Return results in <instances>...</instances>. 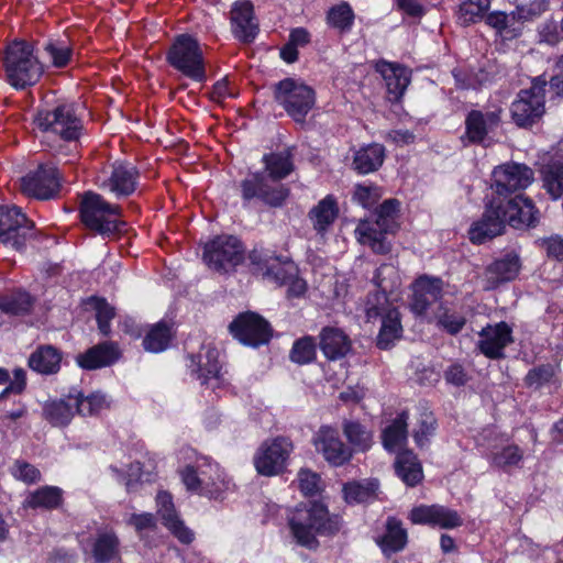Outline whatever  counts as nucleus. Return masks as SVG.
<instances>
[{
	"instance_id": "nucleus-1",
	"label": "nucleus",
	"mask_w": 563,
	"mask_h": 563,
	"mask_svg": "<svg viewBox=\"0 0 563 563\" xmlns=\"http://www.w3.org/2000/svg\"><path fill=\"white\" fill-rule=\"evenodd\" d=\"M538 213L532 200L522 195L508 200L494 198L483 218L470 229V239L482 244L501 234L507 223L515 229L534 227Z\"/></svg>"
},
{
	"instance_id": "nucleus-2",
	"label": "nucleus",
	"mask_w": 563,
	"mask_h": 563,
	"mask_svg": "<svg viewBox=\"0 0 563 563\" xmlns=\"http://www.w3.org/2000/svg\"><path fill=\"white\" fill-rule=\"evenodd\" d=\"M374 279L382 292L368 296L365 312L367 321L382 318L376 344L380 350H387L402 333L400 314L396 308L388 306L386 297V291L391 290L397 283V271L391 264H383L376 269Z\"/></svg>"
},
{
	"instance_id": "nucleus-3",
	"label": "nucleus",
	"mask_w": 563,
	"mask_h": 563,
	"mask_svg": "<svg viewBox=\"0 0 563 563\" xmlns=\"http://www.w3.org/2000/svg\"><path fill=\"white\" fill-rule=\"evenodd\" d=\"M341 518L330 515L320 503H309L296 508L289 518L290 531L297 543L308 549H317V534L333 536L341 529Z\"/></svg>"
},
{
	"instance_id": "nucleus-4",
	"label": "nucleus",
	"mask_w": 563,
	"mask_h": 563,
	"mask_svg": "<svg viewBox=\"0 0 563 563\" xmlns=\"http://www.w3.org/2000/svg\"><path fill=\"white\" fill-rule=\"evenodd\" d=\"M397 199L385 200L377 209L375 220H362L355 229L356 240L369 246L377 254H387L391 250L386 239L387 233H395L398 229L399 212Z\"/></svg>"
},
{
	"instance_id": "nucleus-5",
	"label": "nucleus",
	"mask_w": 563,
	"mask_h": 563,
	"mask_svg": "<svg viewBox=\"0 0 563 563\" xmlns=\"http://www.w3.org/2000/svg\"><path fill=\"white\" fill-rule=\"evenodd\" d=\"M3 66L9 84L16 89L36 84L43 74L33 46L25 41H14L7 46Z\"/></svg>"
},
{
	"instance_id": "nucleus-6",
	"label": "nucleus",
	"mask_w": 563,
	"mask_h": 563,
	"mask_svg": "<svg viewBox=\"0 0 563 563\" xmlns=\"http://www.w3.org/2000/svg\"><path fill=\"white\" fill-rule=\"evenodd\" d=\"M79 212L82 223L103 236L121 232L125 225L120 219L121 207L108 202L101 195L92 191L81 196Z\"/></svg>"
},
{
	"instance_id": "nucleus-7",
	"label": "nucleus",
	"mask_w": 563,
	"mask_h": 563,
	"mask_svg": "<svg viewBox=\"0 0 563 563\" xmlns=\"http://www.w3.org/2000/svg\"><path fill=\"white\" fill-rule=\"evenodd\" d=\"M166 58L172 67L191 80L198 82L206 80L203 53L199 42L191 35L176 36Z\"/></svg>"
},
{
	"instance_id": "nucleus-8",
	"label": "nucleus",
	"mask_w": 563,
	"mask_h": 563,
	"mask_svg": "<svg viewBox=\"0 0 563 563\" xmlns=\"http://www.w3.org/2000/svg\"><path fill=\"white\" fill-rule=\"evenodd\" d=\"M274 99L290 118L302 123L314 106L316 93L303 81L285 78L275 85Z\"/></svg>"
},
{
	"instance_id": "nucleus-9",
	"label": "nucleus",
	"mask_w": 563,
	"mask_h": 563,
	"mask_svg": "<svg viewBox=\"0 0 563 563\" xmlns=\"http://www.w3.org/2000/svg\"><path fill=\"white\" fill-rule=\"evenodd\" d=\"M34 123L41 131L58 135L67 142L77 141L82 130L81 121L76 115L73 104L67 103L38 110Z\"/></svg>"
},
{
	"instance_id": "nucleus-10",
	"label": "nucleus",
	"mask_w": 563,
	"mask_h": 563,
	"mask_svg": "<svg viewBox=\"0 0 563 563\" xmlns=\"http://www.w3.org/2000/svg\"><path fill=\"white\" fill-rule=\"evenodd\" d=\"M250 265L254 274L282 286L298 274L295 263L285 255H277L264 247H254L249 254Z\"/></svg>"
},
{
	"instance_id": "nucleus-11",
	"label": "nucleus",
	"mask_w": 563,
	"mask_h": 563,
	"mask_svg": "<svg viewBox=\"0 0 563 563\" xmlns=\"http://www.w3.org/2000/svg\"><path fill=\"white\" fill-rule=\"evenodd\" d=\"M244 260L242 242L233 235H219L205 245L203 261L209 268L228 273Z\"/></svg>"
},
{
	"instance_id": "nucleus-12",
	"label": "nucleus",
	"mask_w": 563,
	"mask_h": 563,
	"mask_svg": "<svg viewBox=\"0 0 563 563\" xmlns=\"http://www.w3.org/2000/svg\"><path fill=\"white\" fill-rule=\"evenodd\" d=\"M547 81L536 78L529 89L518 93L511 104V117L518 126L527 128L536 123L544 114Z\"/></svg>"
},
{
	"instance_id": "nucleus-13",
	"label": "nucleus",
	"mask_w": 563,
	"mask_h": 563,
	"mask_svg": "<svg viewBox=\"0 0 563 563\" xmlns=\"http://www.w3.org/2000/svg\"><path fill=\"white\" fill-rule=\"evenodd\" d=\"M33 222L30 221L21 209L13 207H0V242L21 252L26 241L32 236Z\"/></svg>"
},
{
	"instance_id": "nucleus-14",
	"label": "nucleus",
	"mask_w": 563,
	"mask_h": 563,
	"mask_svg": "<svg viewBox=\"0 0 563 563\" xmlns=\"http://www.w3.org/2000/svg\"><path fill=\"white\" fill-rule=\"evenodd\" d=\"M291 451L292 443L284 437L264 442L254 457L256 471L264 476L279 474L285 468Z\"/></svg>"
},
{
	"instance_id": "nucleus-15",
	"label": "nucleus",
	"mask_w": 563,
	"mask_h": 563,
	"mask_svg": "<svg viewBox=\"0 0 563 563\" xmlns=\"http://www.w3.org/2000/svg\"><path fill=\"white\" fill-rule=\"evenodd\" d=\"M229 330L241 343L254 347L268 343L272 336L269 323L255 312L239 314L230 323Z\"/></svg>"
},
{
	"instance_id": "nucleus-16",
	"label": "nucleus",
	"mask_w": 563,
	"mask_h": 563,
	"mask_svg": "<svg viewBox=\"0 0 563 563\" xmlns=\"http://www.w3.org/2000/svg\"><path fill=\"white\" fill-rule=\"evenodd\" d=\"M20 190L23 195L41 200H47L59 190L58 170L53 165H40L35 170L27 173L20 180Z\"/></svg>"
},
{
	"instance_id": "nucleus-17",
	"label": "nucleus",
	"mask_w": 563,
	"mask_h": 563,
	"mask_svg": "<svg viewBox=\"0 0 563 563\" xmlns=\"http://www.w3.org/2000/svg\"><path fill=\"white\" fill-rule=\"evenodd\" d=\"M493 179L496 198L505 199L507 195L530 186L534 179V174L525 164L507 163L497 166L493 170Z\"/></svg>"
},
{
	"instance_id": "nucleus-18",
	"label": "nucleus",
	"mask_w": 563,
	"mask_h": 563,
	"mask_svg": "<svg viewBox=\"0 0 563 563\" xmlns=\"http://www.w3.org/2000/svg\"><path fill=\"white\" fill-rule=\"evenodd\" d=\"M313 444L316 450L332 466H342L350 462L353 456V449L342 442L336 429L329 426H322L317 431L313 437Z\"/></svg>"
},
{
	"instance_id": "nucleus-19",
	"label": "nucleus",
	"mask_w": 563,
	"mask_h": 563,
	"mask_svg": "<svg viewBox=\"0 0 563 563\" xmlns=\"http://www.w3.org/2000/svg\"><path fill=\"white\" fill-rule=\"evenodd\" d=\"M242 197L245 200L258 198L271 207H280L289 196L285 185L269 186L261 173L252 174L241 183Z\"/></svg>"
},
{
	"instance_id": "nucleus-20",
	"label": "nucleus",
	"mask_w": 563,
	"mask_h": 563,
	"mask_svg": "<svg viewBox=\"0 0 563 563\" xmlns=\"http://www.w3.org/2000/svg\"><path fill=\"white\" fill-rule=\"evenodd\" d=\"M479 340L476 343L477 349L486 357L499 360L505 356L504 350L514 342L512 329L505 322L487 324L478 333Z\"/></svg>"
},
{
	"instance_id": "nucleus-21",
	"label": "nucleus",
	"mask_w": 563,
	"mask_h": 563,
	"mask_svg": "<svg viewBox=\"0 0 563 563\" xmlns=\"http://www.w3.org/2000/svg\"><path fill=\"white\" fill-rule=\"evenodd\" d=\"M409 519L416 525H430L442 529H453L463 525V519L456 510L441 505L415 507Z\"/></svg>"
},
{
	"instance_id": "nucleus-22",
	"label": "nucleus",
	"mask_w": 563,
	"mask_h": 563,
	"mask_svg": "<svg viewBox=\"0 0 563 563\" xmlns=\"http://www.w3.org/2000/svg\"><path fill=\"white\" fill-rule=\"evenodd\" d=\"M499 123L500 110L486 112L472 110L465 119V134L462 136V141L482 144L486 136L498 128Z\"/></svg>"
},
{
	"instance_id": "nucleus-23",
	"label": "nucleus",
	"mask_w": 563,
	"mask_h": 563,
	"mask_svg": "<svg viewBox=\"0 0 563 563\" xmlns=\"http://www.w3.org/2000/svg\"><path fill=\"white\" fill-rule=\"evenodd\" d=\"M139 170L130 163L115 162L109 177L102 180L100 187L108 189L117 198L128 197L136 190Z\"/></svg>"
},
{
	"instance_id": "nucleus-24",
	"label": "nucleus",
	"mask_w": 563,
	"mask_h": 563,
	"mask_svg": "<svg viewBox=\"0 0 563 563\" xmlns=\"http://www.w3.org/2000/svg\"><path fill=\"white\" fill-rule=\"evenodd\" d=\"M443 283L438 277L421 276L412 286L411 309L417 314H423L442 297Z\"/></svg>"
},
{
	"instance_id": "nucleus-25",
	"label": "nucleus",
	"mask_w": 563,
	"mask_h": 563,
	"mask_svg": "<svg viewBox=\"0 0 563 563\" xmlns=\"http://www.w3.org/2000/svg\"><path fill=\"white\" fill-rule=\"evenodd\" d=\"M231 25L234 36L243 42L251 43L257 35L258 26L254 21L253 4L247 1H238L231 9Z\"/></svg>"
},
{
	"instance_id": "nucleus-26",
	"label": "nucleus",
	"mask_w": 563,
	"mask_h": 563,
	"mask_svg": "<svg viewBox=\"0 0 563 563\" xmlns=\"http://www.w3.org/2000/svg\"><path fill=\"white\" fill-rule=\"evenodd\" d=\"M521 268L519 256L514 253H507L497 258L485 269L486 289H495L500 284L514 280Z\"/></svg>"
},
{
	"instance_id": "nucleus-27",
	"label": "nucleus",
	"mask_w": 563,
	"mask_h": 563,
	"mask_svg": "<svg viewBox=\"0 0 563 563\" xmlns=\"http://www.w3.org/2000/svg\"><path fill=\"white\" fill-rule=\"evenodd\" d=\"M157 511L162 516L164 526L181 543L189 544L194 540V532L179 519L173 504L172 495L167 492H159L156 497Z\"/></svg>"
},
{
	"instance_id": "nucleus-28",
	"label": "nucleus",
	"mask_w": 563,
	"mask_h": 563,
	"mask_svg": "<svg viewBox=\"0 0 563 563\" xmlns=\"http://www.w3.org/2000/svg\"><path fill=\"white\" fill-rule=\"evenodd\" d=\"M120 539L112 529H99L91 540V555L97 563L120 561Z\"/></svg>"
},
{
	"instance_id": "nucleus-29",
	"label": "nucleus",
	"mask_w": 563,
	"mask_h": 563,
	"mask_svg": "<svg viewBox=\"0 0 563 563\" xmlns=\"http://www.w3.org/2000/svg\"><path fill=\"white\" fill-rule=\"evenodd\" d=\"M319 346L328 360L335 361L349 353L351 341L341 329L325 327L319 333Z\"/></svg>"
},
{
	"instance_id": "nucleus-30",
	"label": "nucleus",
	"mask_w": 563,
	"mask_h": 563,
	"mask_svg": "<svg viewBox=\"0 0 563 563\" xmlns=\"http://www.w3.org/2000/svg\"><path fill=\"white\" fill-rule=\"evenodd\" d=\"M407 541V530L402 527V522L395 517L387 518L385 532L376 538V543L386 556L402 551Z\"/></svg>"
},
{
	"instance_id": "nucleus-31",
	"label": "nucleus",
	"mask_w": 563,
	"mask_h": 563,
	"mask_svg": "<svg viewBox=\"0 0 563 563\" xmlns=\"http://www.w3.org/2000/svg\"><path fill=\"white\" fill-rule=\"evenodd\" d=\"M201 495L217 498L224 489L225 483L222 472L217 463L206 456L198 457Z\"/></svg>"
},
{
	"instance_id": "nucleus-32",
	"label": "nucleus",
	"mask_w": 563,
	"mask_h": 563,
	"mask_svg": "<svg viewBox=\"0 0 563 563\" xmlns=\"http://www.w3.org/2000/svg\"><path fill=\"white\" fill-rule=\"evenodd\" d=\"M119 358V351L114 343L103 342L92 346L77 356V362L85 369H96L111 365Z\"/></svg>"
},
{
	"instance_id": "nucleus-33",
	"label": "nucleus",
	"mask_w": 563,
	"mask_h": 563,
	"mask_svg": "<svg viewBox=\"0 0 563 563\" xmlns=\"http://www.w3.org/2000/svg\"><path fill=\"white\" fill-rule=\"evenodd\" d=\"M60 362L62 353L53 345H41L29 357L30 368L43 375L56 374Z\"/></svg>"
},
{
	"instance_id": "nucleus-34",
	"label": "nucleus",
	"mask_w": 563,
	"mask_h": 563,
	"mask_svg": "<svg viewBox=\"0 0 563 563\" xmlns=\"http://www.w3.org/2000/svg\"><path fill=\"white\" fill-rule=\"evenodd\" d=\"M377 70L384 77L388 92L393 95L394 99H399L410 82L409 70L404 66L387 62L379 64Z\"/></svg>"
},
{
	"instance_id": "nucleus-35",
	"label": "nucleus",
	"mask_w": 563,
	"mask_h": 563,
	"mask_svg": "<svg viewBox=\"0 0 563 563\" xmlns=\"http://www.w3.org/2000/svg\"><path fill=\"white\" fill-rule=\"evenodd\" d=\"M385 147L378 143H372L361 147L353 157L354 169L362 175L376 172L384 163Z\"/></svg>"
},
{
	"instance_id": "nucleus-36",
	"label": "nucleus",
	"mask_w": 563,
	"mask_h": 563,
	"mask_svg": "<svg viewBox=\"0 0 563 563\" xmlns=\"http://www.w3.org/2000/svg\"><path fill=\"white\" fill-rule=\"evenodd\" d=\"M342 432L353 451L365 452L374 443L373 431L357 420H344L342 422Z\"/></svg>"
},
{
	"instance_id": "nucleus-37",
	"label": "nucleus",
	"mask_w": 563,
	"mask_h": 563,
	"mask_svg": "<svg viewBox=\"0 0 563 563\" xmlns=\"http://www.w3.org/2000/svg\"><path fill=\"white\" fill-rule=\"evenodd\" d=\"M397 475L408 485L415 486L422 479V467L413 452H399L395 462Z\"/></svg>"
},
{
	"instance_id": "nucleus-38",
	"label": "nucleus",
	"mask_w": 563,
	"mask_h": 563,
	"mask_svg": "<svg viewBox=\"0 0 563 563\" xmlns=\"http://www.w3.org/2000/svg\"><path fill=\"white\" fill-rule=\"evenodd\" d=\"M407 420L408 413L402 411L384 429L382 439L386 450L394 452L407 442Z\"/></svg>"
},
{
	"instance_id": "nucleus-39",
	"label": "nucleus",
	"mask_w": 563,
	"mask_h": 563,
	"mask_svg": "<svg viewBox=\"0 0 563 563\" xmlns=\"http://www.w3.org/2000/svg\"><path fill=\"white\" fill-rule=\"evenodd\" d=\"M71 394L59 400L48 401L43 407L44 418L53 426H66L75 415Z\"/></svg>"
},
{
	"instance_id": "nucleus-40",
	"label": "nucleus",
	"mask_w": 563,
	"mask_h": 563,
	"mask_svg": "<svg viewBox=\"0 0 563 563\" xmlns=\"http://www.w3.org/2000/svg\"><path fill=\"white\" fill-rule=\"evenodd\" d=\"M63 501V490L56 486H43L31 493L25 499V506L32 509H54Z\"/></svg>"
},
{
	"instance_id": "nucleus-41",
	"label": "nucleus",
	"mask_w": 563,
	"mask_h": 563,
	"mask_svg": "<svg viewBox=\"0 0 563 563\" xmlns=\"http://www.w3.org/2000/svg\"><path fill=\"white\" fill-rule=\"evenodd\" d=\"M263 161L269 177L274 180L284 179L294 170L292 155L289 150L267 154Z\"/></svg>"
},
{
	"instance_id": "nucleus-42",
	"label": "nucleus",
	"mask_w": 563,
	"mask_h": 563,
	"mask_svg": "<svg viewBox=\"0 0 563 563\" xmlns=\"http://www.w3.org/2000/svg\"><path fill=\"white\" fill-rule=\"evenodd\" d=\"M172 336V328L166 322H158L146 333L143 346L148 352H162L168 347Z\"/></svg>"
},
{
	"instance_id": "nucleus-43",
	"label": "nucleus",
	"mask_w": 563,
	"mask_h": 563,
	"mask_svg": "<svg viewBox=\"0 0 563 563\" xmlns=\"http://www.w3.org/2000/svg\"><path fill=\"white\" fill-rule=\"evenodd\" d=\"M490 7V0H465L460 4L457 21L467 26L477 23L486 16Z\"/></svg>"
},
{
	"instance_id": "nucleus-44",
	"label": "nucleus",
	"mask_w": 563,
	"mask_h": 563,
	"mask_svg": "<svg viewBox=\"0 0 563 563\" xmlns=\"http://www.w3.org/2000/svg\"><path fill=\"white\" fill-rule=\"evenodd\" d=\"M71 400L75 411L81 416L97 415L108 407L106 397L99 393L82 396L81 393L76 391L71 394Z\"/></svg>"
},
{
	"instance_id": "nucleus-45",
	"label": "nucleus",
	"mask_w": 563,
	"mask_h": 563,
	"mask_svg": "<svg viewBox=\"0 0 563 563\" xmlns=\"http://www.w3.org/2000/svg\"><path fill=\"white\" fill-rule=\"evenodd\" d=\"M338 216V208L334 199L327 197L321 200L310 212L313 227L318 232H324Z\"/></svg>"
},
{
	"instance_id": "nucleus-46",
	"label": "nucleus",
	"mask_w": 563,
	"mask_h": 563,
	"mask_svg": "<svg viewBox=\"0 0 563 563\" xmlns=\"http://www.w3.org/2000/svg\"><path fill=\"white\" fill-rule=\"evenodd\" d=\"M377 481L365 483H347L343 487L344 498L347 503H366L376 497L378 490Z\"/></svg>"
},
{
	"instance_id": "nucleus-47",
	"label": "nucleus",
	"mask_w": 563,
	"mask_h": 563,
	"mask_svg": "<svg viewBox=\"0 0 563 563\" xmlns=\"http://www.w3.org/2000/svg\"><path fill=\"white\" fill-rule=\"evenodd\" d=\"M487 25L496 30L498 34H510L512 37L520 34V30L516 27L517 15L515 11L507 14L503 11H493L485 16Z\"/></svg>"
},
{
	"instance_id": "nucleus-48",
	"label": "nucleus",
	"mask_w": 563,
	"mask_h": 563,
	"mask_svg": "<svg viewBox=\"0 0 563 563\" xmlns=\"http://www.w3.org/2000/svg\"><path fill=\"white\" fill-rule=\"evenodd\" d=\"M32 307V298L25 291H12L0 297V309L7 313L22 314Z\"/></svg>"
},
{
	"instance_id": "nucleus-49",
	"label": "nucleus",
	"mask_w": 563,
	"mask_h": 563,
	"mask_svg": "<svg viewBox=\"0 0 563 563\" xmlns=\"http://www.w3.org/2000/svg\"><path fill=\"white\" fill-rule=\"evenodd\" d=\"M316 356V341L312 336L296 340L289 353L290 361L298 365L312 363Z\"/></svg>"
},
{
	"instance_id": "nucleus-50",
	"label": "nucleus",
	"mask_w": 563,
	"mask_h": 563,
	"mask_svg": "<svg viewBox=\"0 0 563 563\" xmlns=\"http://www.w3.org/2000/svg\"><path fill=\"white\" fill-rule=\"evenodd\" d=\"M544 188L553 199L563 196V163H553L547 167L543 176Z\"/></svg>"
},
{
	"instance_id": "nucleus-51",
	"label": "nucleus",
	"mask_w": 563,
	"mask_h": 563,
	"mask_svg": "<svg viewBox=\"0 0 563 563\" xmlns=\"http://www.w3.org/2000/svg\"><path fill=\"white\" fill-rule=\"evenodd\" d=\"M523 457V452L516 444L501 448L492 455V462L495 466L507 470L517 466Z\"/></svg>"
},
{
	"instance_id": "nucleus-52",
	"label": "nucleus",
	"mask_w": 563,
	"mask_h": 563,
	"mask_svg": "<svg viewBox=\"0 0 563 563\" xmlns=\"http://www.w3.org/2000/svg\"><path fill=\"white\" fill-rule=\"evenodd\" d=\"M354 20V13L351 5L343 2L333 7L328 13V22L335 29L347 31L351 29Z\"/></svg>"
},
{
	"instance_id": "nucleus-53",
	"label": "nucleus",
	"mask_w": 563,
	"mask_h": 563,
	"mask_svg": "<svg viewBox=\"0 0 563 563\" xmlns=\"http://www.w3.org/2000/svg\"><path fill=\"white\" fill-rule=\"evenodd\" d=\"M549 0H530L525 4L517 5L515 10L517 22L522 23L540 16L549 10Z\"/></svg>"
},
{
	"instance_id": "nucleus-54",
	"label": "nucleus",
	"mask_w": 563,
	"mask_h": 563,
	"mask_svg": "<svg viewBox=\"0 0 563 563\" xmlns=\"http://www.w3.org/2000/svg\"><path fill=\"white\" fill-rule=\"evenodd\" d=\"M45 52L52 58L55 67H65L73 55L71 48L62 41H51L45 45Z\"/></svg>"
},
{
	"instance_id": "nucleus-55",
	"label": "nucleus",
	"mask_w": 563,
	"mask_h": 563,
	"mask_svg": "<svg viewBox=\"0 0 563 563\" xmlns=\"http://www.w3.org/2000/svg\"><path fill=\"white\" fill-rule=\"evenodd\" d=\"M11 474L15 479L29 485L41 479V472L34 465L22 460H16L13 463Z\"/></svg>"
},
{
	"instance_id": "nucleus-56",
	"label": "nucleus",
	"mask_w": 563,
	"mask_h": 563,
	"mask_svg": "<svg viewBox=\"0 0 563 563\" xmlns=\"http://www.w3.org/2000/svg\"><path fill=\"white\" fill-rule=\"evenodd\" d=\"M554 376V367L550 364L531 368L526 375L525 382L529 387L540 388Z\"/></svg>"
},
{
	"instance_id": "nucleus-57",
	"label": "nucleus",
	"mask_w": 563,
	"mask_h": 563,
	"mask_svg": "<svg viewBox=\"0 0 563 563\" xmlns=\"http://www.w3.org/2000/svg\"><path fill=\"white\" fill-rule=\"evenodd\" d=\"M379 187L374 185H356L354 190V199L364 208H372L380 198Z\"/></svg>"
},
{
	"instance_id": "nucleus-58",
	"label": "nucleus",
	"mask_w": 563,
	"mask_h": 563,
	"mask_svg": "<svg viewBox=\"0 0 563 563\" xmlns=\"http://www.w3.org/2000/svg\"><path fill=\"white\" fill-rule=\"evenodd\" d=\"M435 429V419L431 413L423 412L420 416L419 427L413 432V438L418 446L423 448L428 443V438Z\"/></svg>"
},
{
	"instance_id": "nucleus-59",
	"label": "nucleus",
	"mask_w": 563,
	"mask_h": 563,
	"mask_svg": "<svg viewBox=\"0 0 563 563\" xmlns=\"http://www.w3.org/2000/svg\"><path fill=\"white\" fill-rule=\"evenodd\" d=\"M95 308L98 328L103 335H108L110 333V321L115 314L114 309L104 299H98Z\"/></svg>"
},
{
	"instance_id": "nucleus-60",
	"label": "nucleus",
	"mask_w": 563,
	"mask_h": 563,
	"mask_svg": "<svg viewBox=\"0 0 563 563\" xmlns=\"http://www.w3.org/2000/svg\"><path fill=\"white\" fill-rule=\"evenodd\" d=\"M540 43H547L549 45H556L562 37L561 26L553 20H548L541 23L538 27Z\"/></svg>"
},
{
	"instance_id": "nucleus-61",
	"label": "nucleus",
	"mask_w": 563,
	"mask_h": 563,
	"mask_svg": "<svg viewBox=\"0 0 563 563\" xmlns=\"http://www.w3.org/2000/svg\"><path fill=\"white\" fill-rule=\"evenodd\" d=\"M465 317L445 310L438 317V324L442 327L450 334H457L465 325Z\"/></svg>"
},
{
	"instance_id": "nucleus-62",
	"label": "nucleus",
	"mask_w": 563,
	"mask_h": 563,
	"mask_svg": "<svg viewBox=\"0 0 563 563\" xmlns=\"http://www.w3.org/2000/svg\"><path fill=\"white\" fill-rule=\"evenodd\" d=\"M320 476L309 470H300L298 483L300 490L307 496H313L320 490Z\"/></svg>"
},
{
	"instance_id": "nucleus-63",
	"label": "nucleus",
	"mask_w": 563,
	"mask_h": 563,
	"mask_svg": "<svg viewBox=\"0 0 563 563\" xmlns=\"http://www.w3.org/2000/svg\"><path fill=\"white\" fill-rule=\"evenodd\" d=\"M207 358L208 363L199 368V378L202 379V384H209L212 379H220L221 366L217 361V352L214 350H208Z\"/></svg>"
},
{
	"instance_id": "nucleus-64",
	"label": "nucleus",
	"mask_w": 563,
	"mask_h": 563,
	"mask_svg": "<svg viewBox=\"0 0 563 563\" xmlns=\"http://www.w3.org/2000/svg\"><path fill=\"white\" fill-rule=\"evenodd\" d=\"M547 255L556 261H563V236L552 235L542 240Z\"/></svg>"
}]
</instances>
